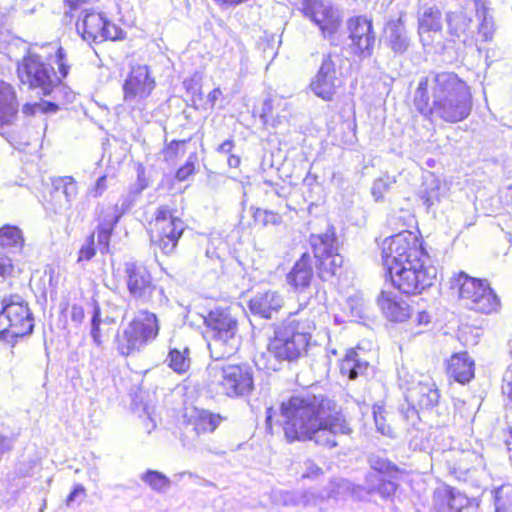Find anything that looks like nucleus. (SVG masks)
Listing matches in <instances>:
<instances>
[{
  "label": "nucleus",
  "instance_id": "obj_62",
  "mask_svg": "<svg viewBox=\"0 0 512 512\" xmlns=\"http://www.w3.org/2000/svg\"><path fill=\"white\" fill-rule=\"evenodd\" d=\"M415 321L417 325H428L431 321L430 315L426 311H419L417 313Z\"/></svg>",
  "mask_w": 512,
  "mask_h": 512
},
{
  "label": "nucleus",
  "instance_id": "obj_34",
  "mask_svg": "<svg viewBox=\"0 0 512 512\" xmlns=\"http://www.w3.org/2000/svg\"><path fill=\"white\" fill-rule=\"evenodd\" d=\"M365 489L356 485L346 479H338L331 481L328 487L327 498L334 500H346L352 498L354 500H360L364 496Z\"/></svg>",
  "mask_w": 512,
  "mask_h": 512
},
{
  "label": "nucleus",
  "instance_id": "obj_58",
  "mask_svg": "<svg viewBox=\"0 0 512 512\" xmlns=\"http://www.w3.org/2000/svg\"><path fill=\"white\" fill-rule=\"evenodd\" d=\"M90 336L92 338L94 345H96L97 347H102L104 340L101 325H91Z\"/></svg>",
  "mask_w": 512,
  "mask_h": 512
},
{
  "label": "nucleus",
  "instance_id": "obj_16",
  "mask_svg": "<svg viewBox=\"0 0 512 512\" xmlns=\"http://www.w3.org/2000/svg\"><path fill=\"white\" fill-rule=\"evenodd\" d=\"M336 64L330 53L322 58L319 70L310 83L313 93L324 101H331L341 81L337 76Z\"/></svg>",
  "mask_w": 512,
  "mask_h": 512
},
{
  "label": "nucleus",
  "instance_id": "obj_37",
  "mask_svg": "<svg viewBox=\"0 0 512 512\" xmlns=\"http://www.w3.org/2000/svg\"><path fill=\"white\" fill-rule=\"evenodd\" d=\"M165 362L174 372L178 374L185 373L191 364L190 349L188 347H184L182 350L170 348Z\"/></svg>",
  "mask_w": 512,
  "mask_h": 512
},
{
  "label": "nucleus",
  "instance_id": "obj_27",
  "mask_svg": "<svg viewBox=\"0 0 512 512\" xmlns=\"http://www.w3.org/2000/svg\"><path fill=\"white\" fill-rule=\"evenodd\" d=\"M446 370L456 382L466 384L474 378L475 363L466 351L454 353L447 361Z\"/></svg>",
  "mask_w": 512,
  "mask_h": 512
},
{
  "label": "nucleus",
  "instance_id": "obj_5",
  "mask_svg": "<svg viewBox=\"0 0 512 512\" xmlns=\"http://www.w3.org/2000/svg\"><path fill=\"white\" fill-rule=\"evenodd\" d=\"M207 328L208 349L214 360H222L234 355L240 347L238 322L227 309L211 310L204 317Z\"/></svg>",
  "mask_w": 512,
  "mask_h": 512
},
{
  "label": "nucleus",
  "instance_id": "obj_30",
  "mask_svg": "<svg viewBox=\"0 0 512 512\" xmlns=\"http://www.w3.org/2000/svg\"><path fill=\"white\" fill-rule=\"evenodd\" d=\"M18 113V101L14 87L4 81H0V128L9 126L16 119Z\"/></svg>",
  "mask_w": 512,
  "mask_h": 512
},
{
  "label": "nucleus",
  "instance_id": "obj_49",
  "mask_svg": "<svg viewBox=\"0 0 512 512\" xmlns=\"http://www.w3.org/2000/svg\"><path fill=\"white\" fill-rule=\"evenodd\" d=\"M420 199L422 204L429 210L432 206H434L437 202H439L438 197V189L423 190L420 193Z\"/></svg>",
  "mask_w": 512,
  "mask_h": 512
},
{
  "label": "nucleus",
  "instance_id": "obj_54",
  "mask_svg": "<svg viewBox=\"0 0 512 512\" xmlns=\"http://www.w3.org/2000/svg\"><path fill=\"white\" fill-rule=\"evenodd\" d=\"M190 141L188 140H173L165 148V153L169 158L176 157L180 151L183 152V146Z\"/></svg>",
  "mask_w": 512,
  "mask_h": 512
},
{
  "label": "nucleus",
  "instance_id": "obj_20",
  "mask_svg": "<svg viewBox=\"0 0 512 512\" xmlns=\"http://www.w3.org/2000/svg\"><path fill=\"white\" fill-rule=\"evenodd\" d=\"M186 225L181 218L172 219L169 223H165L157 227L156 238L152 241L162 251L163 254H172L185 231Z\"/></svg>",
  "mask_w": 512,
  "mask_h": 512
},
{
  "label": "nucleus",
  "instance_id": "obj_50",
  "mask_svg": "<svg viewBox=\"0 0 512 512\" xmlns=\"http://www.w3.org/2000/svg\"><path fill=\"white\" fill-rule=\"evenodd\" d=\"M13 270L12 260L3 253H0V282L5 283L7 276Z\"/></svg>",
  "mask_w": 512,
  "mask_h": 512
},
{
  "label": "nucleus",
  "instance_id": "obj_2",
  "mask_svg": "<svg viewBox=\"0 0 512 512\" xmlns=\"http://www.w3.org/2000/svg\"><path fill=\"white\" fill-rule=\"evenodd\" d=\"M413 103L430 121L458 123L470 116L473 98L470 87L457 74L440 72L420 79Z\"/></svg>",
  "mask_w": 512,
  "mask_h": 512
},
{
  "label": "nucleus",
  "instance_id": "obj_55",
  "mask_svg": "<svg viewBox=\"0 0 512 512\" xmlns=\"http://www.w3.org/2000/svg\"><path fill=\"white\" fill-rule=\"evenodd\" d=\"M56 58L61 78H65L69 73V66L66 64V54L62 47L56 49Z\"/></svg>",
  "mask_w": 512,
  "mask_h": 512
},
{
  "label": "nucleus",
  "instance_id": "obj_13",
  "mask_svg": "<svg viewBox=\"0 0 512 512\" xmlns=\"http://www.w3.org/2000/svg\"><path fill=\"white\" fill-rule=\"evenodd\" d=\"M156 87L148 65L137 64L131 67L123 84L124 101L130 105H138L147 99Z\"/></svg>",
  "mask_w": 512,
  "mask_h": 512
},
{
  "label": "nucleus",
  "instance_id": "obj_43",
  "mask_svg": "<svg viewBox=\"0 0 512 512\" xmlns=\"http://www.w3.org/2000/svg\"><path fill=\"white\" fill-rule=\"evenodd\" d=\"M253 218L255 222L261 223L263 226H267L269 224L279 225L282 222V217L269 210H262L260 208H256L253 212Z\"/></svg>",
  "mask_w": 512,
  "mask_h": 512
},
{
  "label": "nucleus",
  "instance_id": "obj_23",
  "mask_svg": "<svg viewBox=\"0 0 512 512\" xmlns=\"http://www.w3.org/2000/svg\"><path fill=\"white\" fill-rule=\"evenodd\" d=\"M377 304L389 321L403 322L411 316L410 306L392 292L382 291Z\"/></svg>",
  "mask_w": 512,
  "mask_h": 512
},
{
  "label": "nucleus",
  "instance_id": "obj_26",
  "mask_svg": "<svg viewBox=\"0 0 512 512\" xmlns=\"http://www.w3.org/2000/svg\"><path fill=\"white\" fill-rule=\"evenodd\" d=\"M313 275L311 257L308 253H303L287 273L286 281L295 291L302 292L310 286Z\"/></svg>",
  "mask_w": 512,
  "mask_h": 512
},
{
  "label": "nucleus",
  "instance_id": "obj_25",
  "mask_svg": "<svg viewBox=\"0 0 512 512\" xmlns=\"http://www.w3.org/2000/svg\"><path fill=\"white\" fill-rule=\"evenodd\" d=\"M468 504V498L452 487L437 489L433 496L435 512H462Z\"/></svg>",
  "mask_w": 512,
  "mask_h": 512
},
{
  "label": "nucleus",
  "instance_id": "obj_15",
  "mask_svg": "<svg viewBox=\"0 0 512 512\" xmlns=\"http://www.w3.org/2000/svg\"><path fill=\"white\" fill-rule=\"evenodd\" d=\"M126 284L129 294L137 301L146 303L152 298L156 286L148 269L137 262L125 263Z\"/></svg>",
  "mask_w": 512,
  "mask_h": 512
},
{
  "label": "nucleus",
  "instance_id": "obj_31",
  "mask_svg": "<svg viewBox=\"0 0 512 512\" xmlns=\"http://www.w3.org/2000/svg\"><path fill=\"white\" fill-rule=\"evenodd\" d=\"M364 350L349 349L340 363V372L350 380L365 375L369 368V362L364 357Z\"/></svg>",
  "mask_w": 512,
  "mask_h": 512
},
{
  "label": "nucleus",
  "instance_id": "obj_14",
  "mask_svg": "<svg viewBox=\"0 0 512 512\" xmlns=\"http://www.w3.org/2000/svg\"><path fill=\"white\" fill-rule=\"evenodd\" d=\"M220 383L229 397L247 396L254 389L253 369L248 364L224 366Z\"/></svg>",
  "mask_w": 512,
  "mask_h": 512
},
{
  "label": "nucleus",
  "instance_id": "obj_53",
  "mask_svg": "<svg viewBox=\"0 0 512 512\" xmlns=\"http://www.w3.org/2000/svg\"><path fill=\"white\" fill-rule=\"evenodd\" d=\"M106 189H107V176L102 175L96 180L94 186L89 190V194L93 198H98L103 195V193L106 191Z\"/></svg>",
  "mask_w": 512,
  "mask_h": 512
},
{
  "label": "nucleus",
  "instance_id": "obj_35",
  "mask_svg": "<svg viewBox=\"0 0 512 512\" xmlns=\"http://www.w3.org/2000/svg\"><path fill=\"white\" fill-rule=\"evenodd\" d=\"M24 246L22 230L14 225H4L0 228V247L10 253H20Z\"/></svg>",
  "mask_w": 512,
  "mask_h": 512
},
{
  "label": "nucleus",
  "instance_id": "obj_64",
  "mask_svg": "<svg viewBox=\"0 0 512 512\" xmlns=\"http://www.w3.org/2000/svg\"><path fill=\"white\" fill-rule=\"evenodd\" d=\"M407 411L405 412L406 419H413L414 417H418L417 405L409 404Z\"/></svg>",
  "mask_w": 512,
  "mask_h": 512
},
{
  "label": "nucleus",
  "instance_id": "obj_41",
  "mask_svg": "<svg viewBox=\"0 0 512 512\" xmlns=\"http://www.w3.org/2000/svg\"><path fill=\"white\" fill-rule=\"evenodd\" d=\"M395 183V180L390 176L386 175L376 179L373 182L371 188V194L376 202L382 201L385 193L391 188V186Z\"/></svg>",
  "mask_w": 512,
  "mask_h": 512
},
{
  "label": "nucleus",
  "instance_id": "obj_38",
  "mask_svg": "<svg viewBox=\"0 0 512 512\" xmlns=\"http://www.w3.org/2000/svg\"><path fill=\"white\" fill-rule=\"evenodd\" d=\"M140 479L150 487L151 490L159 494L166 493L172 485V480L164 473L148 469L140 475Z\"/></svg>",
  "mask_w": 512,
  "mask_h": 512
},
{
  "label": "nucleus",
  "instance_id": "obj_60",
  "mask_svg": "<svg viewBox=\"0 0 512 512\" xmlns=\"http://www.w3.org/2000/svg\"><path fill=\"white\" fill-rule=\"evenodd\" d=\"M85 318V312L82 306L74 304L71 307V320L76 324H81Z\"/></svg>",
  "mask_w": 512,
  "mask_h": 512
},
{
  "label": "nucleus",
  "instance_id": "obj_9",
  "mask_svg": "<svg viewBox=\"0 0 512 512\" xmlns=\"http://www.w3.org/2000/svg\"><path fill=\"white\" fill-rule=\"evenodd\" d=\"M427 259H418L415 265H394L392 268L385 269L392 285L400 292L412 295L432 286L437 276V268L426 265Z\"/></svg>",
  "mask_w": 512,
  "mask_h": 512
},
{
  "label": "nucleus",
  "instance_id": "obj_48",
  "mask_svg": "<svg viewBox=\"0 0 512 512\" xmlns=\"http://www.w3.org/2000/svg\"><path fill=\"white\" fill-rule=\"evenodd\" d=\"M179 217L173 214L172 209L167 205H162L157 208L155 212V222L156 227L163 225L165 223H169L172 219H178Z\"/></svg>",
  "mask_w": 512,
  "mask_h": 512
},
{
  "label": "nucleus",
  "instance_id": "obj_33",
  "mask_svg": "<svg viewBox=\"0 0 512 512\" xmlns=\"http://www.w3.org/2000/svg\"><path fill=\"white\" fill-rule=\"evenodd\" d=\"M309 242L316 259L335 253L338 250L335 228L331 225L327 227L324 233L311 234Z\"/></svg>",
  "mask_w": 512,
  "mask_h": 512
},
{
  "label": "nucleus",
  "instance_id": "obj_51",
  "mask_svg": "<svg viewBox=\"0 0 512 512\" xmlns=\"http://www.w3.org/2000/svg\"><path fill=\"white\" fill-rule=\"evenodd\" d=\"M113 231L97 226V241L102 246L101 252L108 251Z\"/></svg>",
  "mask_w": 512,
  "mask_h": 512
},
{
  "label": "nucleus",
  "instance_id": "obj_42",
  "mask_svg": "<svg viewBox=\"0 0 512 512\" xmlns=\"http://www.w3.org/2000/svg\"><path fill=\"white\" fill-rule=\"evenodd\" d=\"M197 163L198 155L196 153H191L186 159L185 163L177 169L175 178L178 181L187 180L190 175L195 173Z\"/></svg>",
  "mask_w": 512,
  "mask_h": 512
},
{
  "label": "nucleus",
  "instance_id": "obj_45",
  "mask_svg": "<svg viewBox=\"0 0 512 512\" xmlns=\"http://www.w3.org/2000/svg\"><path fill=\"white\" fill-rule=\"evenodd\" d=\"M148 186L149 183L145 175V168L140 164L137 168V180L135 183L130 185L129 191L139 197Z\"/></svg>",
  "mask_w": 512,
  "mask_h": 512
},
{
  "label": "nucleus",
  "instance_id": "obj_57",
  "mask_svg": "<svg viewBox=\"0 0 512 512\" xmlns=\"http://www.w3.org/2000/svg\"><path fill=\"white\" fill-rule=\"evenodd\" d=\"M91 306H92V311H91V318H90V326L91 325H101L103 323L104 318H102V310H101L99 302L96 299H92Z\"/></svg>",
  "mask_w": 512,
  "mask_h": 512
},
{
  "label": "nucleus",
  "instance_id": "obj_4",
  "mask_svg": "<svg viewBox=\"0 0 512 512\" xmlns=\"http://www.w3.org/2000/svg\"><path fill=\"white\" fill-rule=\"evenodd\" d=\"M314 330L315 324L309 320H292L277 325L268 343V352L280 361H296L316 345L312 341Z\"/></svg>",
  "mask_w": 512,
  "mask_h": 512
},
{
  "label": "nucleus",
  "instance_id": "obj_7",
  "mask_svg": "<svg viewBox=\"0 0 512 512\" xmlns=\"http://www.w3.org/2000/svg\"><path fill=\"white\" fill-rule=\"evenodd\" d=\"M452 281L453 286L458 287L459 297L465 308L482 314L499 311L500 298L486 279L474 278L460 272Z\"/></svg>",
  "mask_w": 512,
  "mask_h": 512
},
{
  "label": "nucleus",
  "instance_id": "obj_39",
  "mask_svg": "<svg viewBox=\"0 0 512 512\" xmlns=\"http://www.w3.org/2000/svg\"><path fill=\"white\" fill-rule=\"evenodd\" d=\"M368 492H377L383 498L392 496L396 489L397 484L392 480H386L385 476H378L375 474H368L366 477Z\"/></svg>",
  "mask_w": 512,
  "mask_h": 512
},
{
  "label": "nucleus",
  "instance_id": "obj_8",
  "mask_svg": "<svg viewBox=\"0 0 512 512\" xmlns=\"http://www.w3.org/2000/svg\"><path fill=\"white\" fill-rule=\"evenodd\" d=\"M159 333L156 314L140 310L138 315L115 337L116 349L122 356H129L140 351Z\"/></svg>",
  "mask_w": 512,
  "mask_h": 512
},
{
  "label": "nucleus",
  "instance_id": "obj_19",
  "mask_svg": "<svg viewBox=\"0 0 512 512\" xmlns=\"http://www.w3.org/2000/svg\"><path fill=\"white\" fill-rule=\"evenodd\" d=\"M443 28L442 12L436 6L424 7L418 13V35L423 46L434 42L433 35L441 33Z\"/></svg>",
  "mask_w": 512,
  "mask_h": 512
},
{
  "label": "nucleus",
  "instance_id": "obj_1",
  "mask_svg": "<svg viewBox=\"0 0 512 512\" xmlns=\"http://www.w3.org/2000/svg\"><path fill=\"white\" fill-rule=\"evenodd\" d=\"M278 420L288 442L313 440L328 448L337 446L338 435L352 432L337 403L324 394L304 392L291 396L279 407Z\"/></svg>",
  "mask_w": 512,
  "mask_h": 512
},
{
  "label": "nucleus",
  "instance_id": "obj_36",
  "mask_svg": "<svg viewBox=\"0 0 512 512\" xmlns=\"http://www.w3.org/2000/svg\"><path fill=\"white\" fill-rule=\"evenodd\" d=\"M343 264V257L338 253H332L323 257L317 258L318 276L323 281H328L336 276Z\"/></svg>",
  "mask_w": 512,
  "mask_h": 512
},
{
  "label": "nucleus",
  "instance_id": "obj_3",
  "mask_svg": "<svg viewBox=\"0 0 512 512\" xmlns=\"http://www.w3.org/2000/svg\"><path fill=\"white\" fill-rule=\"evenodd\" d=\"M17 76L21 84L27 85L31 90H37L38 95L53 99L25 103L22 107L25 116H34L37 113L55 114L59 111L60 107L54 100L55 94L61 89V78L57 76L51 63L29 51L17 64Z\"/></svg>",
  "mask_w": 512,
  "mask_h": 512
},
{
  "label": "nucleus",
  "instance_id": "obj_32",
  "mask_svg": "<svg viewBox=\"0 0 512 512\" xmlns=\"http://www.w3.org/2000/svg\"><path fill=\"white\" fill-rule=\"evenodd\" d=\"M474 4L476 17L479 21L477 26L478 35L484 42L492 41L496 26L494 18L489 11L488 0H474Z\"/></svg>",
  "mask_w": 512,
  "mask_h": 512
},
{
  "label": "nucleus",
  "instance_id": "obj_61",
  "mask_svg": "<svg viewBox=\"0 0 512 512\" xmlns=\"http://www.w3.org/2000/svg\"><path fill=\"white\" fill-rule=\"evenodd\" d=\"M233 147H234V141L232 139H228V140H225L223 143H221L218 146L217 151L219 153L228 154L231 152Z\"/></svg>",
  "mask_w": 512,
  "mask_h": 512
},
{
  "label": "nucleus",
  "instance_id": "obj_18",
  "mask_svg": "<svg viewBox=\"0 0 512 512\" xmlns=\"http://www.w3.org/2000/svg\"><path fill=\"white\" fill-rule=\"evenodd\" d=\"M405 399L420 409L432 410L439 403L440 392L435 383L419 381L406 387Z\"/></svg>",
  "mask_w": 512,
  "mask_h": 512
},
{
  "label": "nucleus",
  "instance_id": "obj_24",
  "mask_svg": "<svg viewBox=\"0 0 512 512\" xmlns=\"http://www.w3.org/2000/svg\"><path fill=\"white\" fill-rule=\"evenodd\" d=\"M447 34L449 40L466 43L473 37V20L464 11H450L446 14Z\"/></svg>",
  "mask_w": 512,
  "mask_h": 512
},
{
  "label": "nucleus",
  "instance_id": "obj_28",
  "mask_svg": "<svg viewBox=\"0 0 512 512\" xmlns=\"http://www.w3.org/2000/svg\"><path fill=\"white\" fill-rule=\"evenodd\" d=\"M105 20L102 13L86 10L76 24L77 31L84 40L101 43Z\"/></svg>",
  "mask_w": 512,
  "mask_h": 512
},
{
  "label": "nucleus",
  "instance_id": "obj_46",
  "mask_svg": "<svg viewBox=\"0 0 512 512\" xmlns=\"http://www.w3.org/2000/svg\"><path fill=\"white\" fill-rule=\"evenodd\" d=\"M124 38V31L111 23L107 18L104 23V31L102 34L101 42L106 40H121Z\"/></svg>",
  "mask_w": 512,
  "mask_h": 512
},
{
  "label": "nucleus",
  "instance_id": "obj_6",
  "mask_svg": "<svg viewBox=\"0 0 512 512\" xmlns=\"http://www.w3.org/2000/svg\"><path fill=\"white\" fill-rule=\"evenodd\" d=\"M0 311V340L15 344L18 339L32 334L34 316L28 303L20 295L3 298Z\"/></svg>",
  "mask_w": 512,
  "mask_h": 512
},
{
  "label": "nucleus",
  "instance_id": "obj_59",
  "mask_svg": "<svg viewBox=\"0 0 512 512\" xmlns=\"http://www.w3.org/2000/svg\"><path fill=\"white\" fill-rule=\"evenodd\" d=\"M85 488L81 484L74 485L72 491L66 498V504L69 506L73 504L79 496H85Z\"/></svg>",
  "mask_w": 512,
  "mask_h": 512
},
{
  "label": "nucleus",
  "instance_id": "obj_12",
  "mask_svg": "<svg viewBox=\"0 0 512 512\" xmlns=\"http://www.w3.org/2000/svg\"><path fill=\"white\" fill-rule=\"evenodd\" d=\"M349 48L354 56L361 59L369 58L374 53L376 33L373 21L366 16H352L346 22Z\"/></svg>",
  "mask_w": 512,
  "mask_h": 512
},
{
  "label": "nucleus",
  "instance_id": "obj_63",
  "mask_svg": "<svg viewBox=\"0 0 512 512\" xmlns=\"http://www.w3.org/2000/svg\"><path fill=\"white\" fill-rule=\"evenodd\" d=\"M274 415H276V411L272 407L267 408V410H266V419H265L266 429L267 430H271L272 429V420H273V416Z\"/></svg>",
  "mask_w": 512,
  "mask_h": 512
},
{
  "label": "nucleus",
  "instance_id": "obj_29",
  "mask_svg": "<svg viewBox=\"0 0 512 512\" xmlns=\"http://www.w3.org/2000/svg\"><path fill=\"white\" fill-rule=\"evenodd\" d=\"M223 420L220 414L212 413L208 410L195 409L188 417L185 430H189L195 433V436H199L204 433H212L219 426Z\"/></svg>",
  "mask_w": 512,
  "mask_h": 512
},
{
  "label": "nucleus",
  "instance_id": "obj_21",
  "mask_svg": "<svg viewBox=\"0 0 512 512\" xmlns=\"http://www.w3.org/2000/svg\"><path fill=\"white\" fill-rule=\"evenodd\" d=\"M384 41L387 47L396 55H403L409 50L411 38L402 17L396 20H389L385 24Z\"/></svg>",
  "mask_w": 512,
  "mask_h": 512
},
{
  "label": "nucleus",
  "instance_id": "obj_40",
  "mask_svg": "<svg viewBox=\"0 0 512 512\" xmlns=\"http://www.w3.org/2000/svg\"><path fill=\"white\" fill-rule=\"evenodd\" d=\"M368 463L378 476L393 477L398 472V467L380 453H373L368 457Z\"/></svg>",
  "mask_w": 512,
  "mask_h": 512
},
{
  "label": "nucleus",
  "instance_id": "obj_52",
  "mask_svg": "<svg viewBox=\"0 0 512 512\" xmlns=\"http://www.w3.org/2000/svg\"><path fill=\"white\" fill-rule=\"evenodd\" d=\"M95 254L96 250L94 248V236L92 235L90 237V242L81 247L79 251L78 261H89L95 256Z\"/></svg>",
  "mask_w": 512,
  "mask_h": 512
},
{
  "label": "nucleus",
  "instance_id": "obj_22",
  "mask_svg": "<svg viewBox=\"0 0 512 512\" xmlns=\"http://www.w3.org/2000/svg\"><path fill=\"white\" fill-rule=\"evenodd\" d=\"M78 194V186L71 176L52 178L51 197L59 211L69 210Z\"/></svg>",
  "mask_w": 512,
  "mask_h": 512
},
{
  "label": "nucleus",
  "instance_id": "obj_47",
  "mask_svg": "<svg viewBox=\"0 0 512 512\" xmlns=\"http://www.w3.org/2000/svg\"><path fill=\"white\" fill-rule=\"evenodd\" d=\"M137 196L134 195L132 192L128 191L127 194L122 195L116 203L113 208L121 215L123 216L126 214L131 208L135 205V202L137 200Z\"/></svg>",
  "mask_w": 512,
  "mask_h": 512
},
{
  "label": "nucleus",
  "instance_id": "obj_10",
  "mask_svg": "<svg viewBox=\"0 0 512 512\" xmlns=\"http://www.w3.org/2000/svg\"><path fill=\"white\" fill-rule=\"evenodd\" d=\"M381 254L385 269L394 265H415L418 259L428 258L421 241L410 231H402L386 238L382 244Z\"/></svg>",
  "mask_w": 512,
  "mask_h": 512
},
{
  "label": "nucleus",
  "instance_id": "obj_17",
  "mask_svg": "<svg viewBox=\"0 0 512 512\" xmlns=\"http://www.w3.org/2000/svg\"><path fill=\"white\" fill-rule=\"evenodd\" d=\"M284 304L285 299L281 292L266 290L254 294L248 302V308L253 316L272 319L278 315Z\"/></svg>",
  "mask_w": 512,
  "mask_h": 512
},
{
  "label": "nucleus",
  "instance_id": "obj_56",
  "mask_svg": "<svg viewBox=\"0 0 512 512\" xmlns=\"http://www.w3.org/2000/svg\"><path fill=\"white\" fill-rule=\"evenodd\" d=\"M320 474H322V469L312 460H307L304 462V472L302 474L303 478H317Z\"/></svg>",
  "mask_w": 512,
  "mask_h": 512
},
{
  "label": "nucleus",
  "instance_id": "obj_11",
  "mask_svg": "<svg viewBox=\"0 0 512 512\" xmlns=\"http://www.w3.org/2000/svg\"><path fill=\"white\" fill-rule=\"evenodd\" d=\"M300 11L318 26L324 39L336 45L335 35L342 23V15L337 7L326 0H302Z\"/></svg>",
  "mask_w": 512,
  "mask_h": 512
},
{
  "label": "nucleus",
  "instance_id": "obj_44",
  "mask_svg": "<svg viewBox=\"0 0 512 512\" xmlns=\"http://www.w3.org/2000/svg\"><path fill=\"white\" fill-rule=\"evenodd\" d=\"M121 217L122 216L112 207L101 214L97 226L114 231Z\"/></svg>",
  "mask_w": 512,
  "mask_h": 512
}]
</instances>
